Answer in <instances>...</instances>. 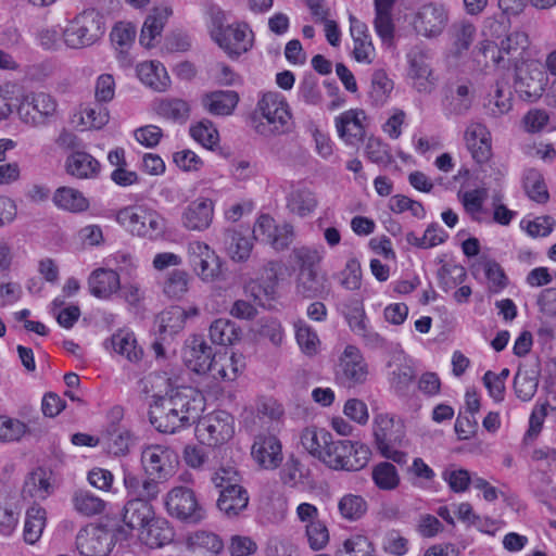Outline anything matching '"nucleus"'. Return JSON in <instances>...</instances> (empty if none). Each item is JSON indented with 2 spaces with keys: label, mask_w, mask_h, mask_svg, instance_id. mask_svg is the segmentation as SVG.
I'll list each match as a JSON object with an SVG mask.
<instances>
[{
  "label": "nucleus",
  "mask_w": 556,
  "mask_h": 556,
  "mask_svg": "<svg viewBox=\"0 0 556 556\" xmlns=\"http://www.w3.org/2000/svg\"><path fill=\"white\" fill-rule=\"evenodd\" d=\"M191 389L172 391L170 394L157 396L151 406V424L164 433H175L189 427L199 418V401Z\"/></svg>",
  "instance_id": "nucleus-1"
},
{
  "label": "nucleus",
  "mask_w": 556,
  "mask_h": 556,
  "mask_svg": "<svg viewBox=\"0 0 556 556\" xmlns=\"http://www.w3.org/2000/svg\"><path fill=\"white\" fill-rule=\"evenodd\" d=\"M291 112L285 97L278 92H267L257 101L251 114V126L264 136L286 134L291 129Z\"/></svg>",
  "instance_id": "nucleus-2"
},
{
  "label": "nucleus",
  "mask_w": 556,
  "mask_h": 556,
  "mask_svg": "<svg viewBox=\"0 0 556 556\" xmlns=\"http://www.w3.org/2000/svg\"><path fill=\"white\" fill-rule=\"evenodd\" d=\"M104 16L93 9L84 10L68 21L62 31L63 42L71 49H84L97 43L105 34Z\"/></svg>",
  "instance_id": "nucleus-3"
},
{
  "label": "nucleus",
  "mask_w": 556,
  "mask_h": 556,
  "mask_svg": "<svg viewBox=\"0 0 556 556\" xmlns=\"http://www.w3.org/2000/svg\"><path fill=\"white\" fill-rule=\"evenodd\" d=\"M115 220L134 236L156 239L165 229L164 218L147 205H128L116 212Z\"/></svg>",
  "instance_id": "nucleus-4"
},
{
  "label": "nucleus",
  "mask_w": 556,
  "mask_h": 556,
  "mask_svg": "<svg viewBox=\"0 0 556 556\" xmlns=\"http://www.w3.org/2000/svg\"><path fill=\"white\" fill-rule=\"evenodd\" d=\"M212 481L220 489L217 507L226 516L236 517L248 507V492L238 483V473L233 469L222 468L213 475Z\"/></svg>",
  "instance_id": "nucleus-5"
},
{
  "label": "nucleus",
  "mask_w": 556,
  "mask_h": 556,
  "mask_svg": "<svg viewBox=\"0 0 556 556\" xmlns=\"http://www.w3.org/2000/svg\"><path fill=\"white\" fill-rule=\"evenodd\" d=\"M369 448L358 442L338 440L329 444L324 456V464L336 470L356 471L362 469L369 459Z\"/></svg>",
  "instance_id": "nucleus-6"
},
{
  "label": "nucleus",
  "mask_w": 556,
  "mask_h": 556,
  "mask_svg": "<svg viewBox=\"0 0 556 556\" xmlns=\"http://www.w3.org/2000/svg\"><path fill=\"white\" fill-rule=\"evenodd\" d=\"M211 36L230 58L248 52L253 46V33L247 24L237 23L225 26L219 15L213 20Z\"/></svg>",
  "instance_id": "nucleus-7"
},
{
  "label": "nucleus",
  "mask_w": 556,
  "mask_h": 556,
  "mask_svg": "<svg viewBox=\"0 0 556 556\" xmlns=\"http://www.w3.org/2000/svg\"><path fill=\"white\" fill-rule=\"evenodd\" d=\"M128 532L118 529L116 533L105 527L89 525L76 535V547L84 556H108L116 540H126Z\"/></svg>",
  "instance_id": "nucleus-8"
},
{
  "label": "nucleus",
  "mask_w": 556,
  "mask_h": 556,
  "mask_svg": "<svg viewBox=\"0 0 556 556\" xmlns=\"http://www.w3.org/2000/svg\"><path fill=\"white\" fill-rule=\"evenodd\" d=\"M368 374V364L361 350L352 344L346 345L334 367L336 382L351 389L365 383Z\"/></svg>",
  "instance_id": "nucleus-9"
},
{
  "label": "nucleus",
  "mask_w": 556,
  "mask_h": 556,
  "mask_svg": "<svg viewBox=\"0 0 556 556\" xmlns=\"http://www.w3.org/2000/svg\"><path fill=\"white\" fill-rule=\"evenodd\" d=\"M164 505L167 514L180 521L198 523L204 518V509L193 490L175 486L166 494Z\"/></svg>",
  "instance_id": "nucleus-10"
},
{
  "label": "nucleus",
  "mask_w": 556,
  "mask_h": 556,
  "mask_svg": "<svg viewBox=\"0 0 556 556\" xmlns=\"http://www.w3.org/2000/svg\"><path fill=\"white\" fill-rule=\"evenodd\" d=\"M188 262L193 273L204 282H213L222 275V260L205 242L194 240L187 247Z\"/></svg>",
  "instance_id": "nucleus-11"
},
{
  "label": "nucleus",
  "mask_w": 556,
  "mask_h": 556,
  "mask_svg": "<svg viewBox=\"0 0 556 556\" xmlns=\"http://www.w3.org/2000/svg\"><path fill=\"white\" fill-rule=\"evenodd\" d=\"M235 433L233 417L224 410L214 412L201 418L195 427V434L202 444L217 446L232 438Z\"/></svg>",
  "instance_id": "nucleus-12"
},
{
  "label": "nucleus",
  "mask_w": 556,
  "mask_h": 556,
  "mask_svg": "<svg viewBox=\"0 0 556 556\" xmlns=\"http://www.w3.org/2000/svg\"><path fill=\"white\" fill-rule=\"evenodd\" d=\"M447 22L446 8L438 2H429L415 12L412 25L417 34L426 38H435L443 33Z\"/></svg>",
  "instance_id": "nucleus-13"
},
{
  "label": "nucleus",
  "mask_w": 556,
  "mask_h": 556,
  "mask_svg": "<svg viewBox=\"0 0 556 556\" xmlns=\"http://www.w3.org/2000/svg\"><path fill=\"white\" fill-rule=\"evenodd\" d=\"M56 111V102L45 92L25 96L18 106V114L23 122L33 126L45 124V119Z\"/></svg>",
  "instance_id": "nucleus-14"
},
{
  "label": "nucleus",
  "mask_w": 556,
  "mask_h": 556,
  "mask_svg": "<svg viewBox=\"0 0 556 556\" xmlns=\"http://www.w3.org/2000/svg\"><path fill=\"white\" fill-rule=\"evenodd\" d=\"M530 46L529 36L523 30H513L510 31L504 39L501 40L498 45V55L495 56V46L485 41L482 42L479 47L480 52L488 56L491 54V58L495 64H498L501 60H503V54H506L509 60L518 61L522 59L523 53Z\"/></svg>",
  "instance_id": "nucleus-15"
},
{
  "label": "nucleus",
  "mask_w": 556,
  "mask_h": 556,
  "mask_svg": "<svg viewBox=\"0 0 556 556\" xmlns=\"http://www.w3.org/2000/svg\"><path fill=\"white\" fill-rule=\"evenodd\" d=\"M141 463L148 475L166 479L173 473L177 455L167 446L150 445L142 451Z\"/></svg>",
  "instance_id": "nucleus-16"
},
{
  "label": "nucleus",
  "mask_w": 556,
  "mask_h": 556,
  "mask_svg": "<svg viewBox=\"0 0 556 556\" xmlns=\"http://www.w3.org/2000/svg\"><path fill=\"white\" fill-rule=\"evenodd\" d=\"M343 314L351 331L361 337L366 345L371 348L382 346L383 339L378 332L370 328L361 301L352 300L349 304H345Z\"/></svg>",
  "instance_id": "nucleus-17"
},
{
  "label": "nucleus",
  "mask_w": 556,
  "mask_h": 556,
  "mask_svg": "<svg viewBox=\"0 0 556 556\" xmlns=\"http://www.w3.org/2000/svg\"><path fill=\"white\" fill-rule=\"evenodd\" d=\"M545 85V74L536 64L516 65L515 89L523 100L539 99Z\"/></svg>",
  "instance_id": "nucleus-18"
},
{
  "label": "nucleus",
  "mask_w": 556,
  "mask_h": 556,
  "mask_svg": "<svg viewBox=\"0 0 556 556\" xmlns=\"http://www.w3.org/2000/svg\"><path fill=\"white\" fill-rule=\"evenodd\" d=\"M251 455L264 469H276L282 462V446L276 435L261 433L255 437Z\"/></svg>",
  "instance_id": "nucleus-19"
},
{
  "label": "nucleus",
  "mask_w": 556,
  "mask_h": 556,
  "mask_svg": "<svg viewBox=\"0 0 556 556\" xmlns=\"http://www.w3.org/2000/svg\"><path fill=\"white\" fill-rule=\"evenodd\" d=\"M214 218V202L208 198L191 201L181 213V225L192 231H204L210 228Z\"/></svg>",
  "instance_id": "nucleus-20"
},
{
  "label": "nucleus",
  "mask_w": 556,
  "mask_h": 556,
  "mask_svg": "<svg viewBox=\"0 0 556 556\" xmlns=\"http://www.w3.org/2000/svg\"><path fill=\"white\" fill-rule=\"evenodd\" d=\"M216 355L218 353L200 336L192 337L184 352L186 365L198 374H210Z\"/></svg>",
  "instance_id": "nucleus-21"
},
{
  "label": "nucleus",
  "mask_w": 556,
  "mask_h": 556,
  "mask_svg": "<svg viewBox=\"0 0 556 556\" xmlns=\"http://www.w3.org/2000/svg\"><path fill=\"white\" fill-rule=\"evenodd\" d=\"M362 110H348L336 117L334 124L339 137L349 146H357L365 136L361 115Z\"/></svg>",
  "instance_id": "nucleus-22"
},
{
  "label": "nucleus",
  "mask_w": 556,
  "mask_h": 556,
  "mask_svg": "<svg viewBox=\"0 0 556 556\" xmlns=\"http://www.w3.org/2000/svg\"><path fill=\"white\" fill-rule=\"evenodd\" d=\"M66 173L78 179H94L101 170L100 162L85 151H73L65 161Z\"/></svg>",
  "instance_id": "nucleus-23"
},
{
  "label": "nucleus",
  "mask_w": 556,
  "mask_h": 556,
  "mask_svg": "<svg viewBox=\"0 0 556 556\" xmlns=\"http://www.w3.org/2000/svg\"><path fill=\"white\" fill-rule=\"evenodd\" d=\"M513 108L511 92L505 84L497 81L491 87L483 100V113L492 119H498Z\"/></svg>",
  "instance_id": "nucleus-24"
},
{
  "label": "nucleus",
  "mask_w": 556,
  "mask_h": 556,
  "mask_svg": "<svg viewBox=\"0 0 556 556\" xmlns=\"http://www.w3.org/2000/svg\"><path fill=\"white\" fill-rule=\"evenodd\" d=\"M88 287L93 296L108 300L121 289L119 275L113 269L97 268L88 278Z\"/></svg>",
  "instance_id": "nucleus-25"
},
{
  "label": "nucleus",
  "mask_w": 556,
  "mask_h": 556,
  "mask_svg": "<svg viewBox=\"0 0 556 556\" xmlns=\"http://www.w3.org/2000/svg\"><path fill=\"white\" fill-rule=\"evenodd\" d=\"M136 34V27L131 23L126 22L117 23L111 30V42L123 66H129L131 64L129 50L135 42Z\"/></svg>",
  "instance_id": "nucleus-26"
},
{
  "label": "nucleus",
  "mask_w": 556,
  "mask_h": 556,
  "mask_svg": "<svg viewBox=\"0 0 556 556\" xmlns=\"http://www.w3.org/2000/svg\"><path fill=\"white\" fill-rule=\"evenodd\" d=\"M173 529L163 518H152L138 533L139 540L150 548L162 547L173 540Z\"/></svg>",
  "instance_id": "nucleus-27"
},
{
  "label": "nucleus",
  "mask_w": 556,
  "mask_h": 556,
  "mask_svg": "<svg viewBox=\"0 0 556 556\" xmlns=\"http://www.w3.org/2000/svg\"><path fill=\"white\" fill-rule=\"evenodd\" d=\"M244 367V358L236 353L220 352L215 356L210 376L214 380L232 381Z\"/></svg>",
  "instance_id": "nucleus-28"
},
{
  "label": "nucleus",
  "mask_w": 556,
  "mask_h": 556,
  "mask_svg": "<svg viewBox=\"0 0 556 556\" xmlns=\"http://www.w3.org/2000/svg\"><path fill=\"white\" fill-rule=\"evenodd\" d=\"M188 312L180 306H170L156 317L157 336L163 341L172 339L185 327Z\"/></svg>",
  "instance_id": "nucleus-29"
},
{
  "label": "nucleus",
  "mask_w": 556,
  "mask_h": 556,
  "mask_svg": "<svg viewBox=\"0 0 556 556\" xmlns=\"http://www.w3.org/2000/svg\"><path fill=\"white\" fill-rule=\"evenodd\" d=\"M124 484L127 490L128 501H150L156 498L160 485L153 479H141L131 472L124 473Z\"/></svg>",
  "instance_id": "nucleus-30"
},
{
  "label": "nucleus",
  "mask_w": 556,
  "mask_h": 556,
  "mask_svg": "<svg viewBox=\"0 0 556 556\" xmlns=\"http://www.w3.org/2000/svg\"><path fill=\"white\" fill-rule=\"evenodd\" d=\"M239 102V96L233 90H217L202 97V105L212 115H230Z\"/></svg>",
  "instance_id": "nucleus-31"
},
{
  "label": "nucleus",
  "mask_w": 556,
  "mask_h": 556,
  "mask_svg": "<svg viewBox=\"0 0 556 556\" xmlns=\"http://www.w3.org/2000/svg\"><path fill=\"white\" fill-rule=\"evenodd\" d=\"M131 432L124 426L112 424L102 435V444L110 454L115 456L125 455L134 444Z\"/></svg>",
  "instance_id": "nucleus-32"
},
{
  "label": "nucleus",
  "mask_w": 556,
  "mask_h": 556,
  "mask_svg": "<svg viewBox=\"0 0 556 556\" xmlns=\"http://www.w3.org/2000/svg\"><path fill=\"white\" fill-rule=\"evenodd\" d=\"M137 76L147 86L164 91L169 86V76L165 67L156 61H147L137 65Z\"/></svg>",
  "instance_id": "nucleus-33"
},
{
  "label": "nucleus",
  "mask_w": 556,
  "mask_h": 556,
  "mask_svg": "<svg viewBox=\"0 0 556 556\" xmlns=\"http://www.w3.org/2000/svg\"><path fill=\"white\" fill-rule=\"evenodd\" d=\"M331 438L332 434L325 429L305 428L301 434V444L311 455L324 463Z\"/></svg>",
  "instance_id": "nucleus-34"
},
{
  "label": "nucleus",
  "mask_w": 556,
  "mask_h": 556,
  "mask_svg": "<svg viewBox=\"0 0 556 556\" xmlns=\"http://www.w3.org/2000/svg\"><path fill=\"white\" fill-rule=\"evenodd\" d=\"M154 518V510L150 503L144 501H128L124 507L123 522L129 531H138Z\"/></svg>",
  "instance_id": "nucleus-35"
},
{
  "label": "nucleus",
  "mask_w": 556,
  "mask_h": 556,
  "mask_svg": "<svg viewBox=\"0 0 556 556\" xmlns=\"http://www.w3.org/2000/svg\"><path fill=\"white\" fill-rule=\"evenodd\" d=\"M170 14V9L160 8L155 9L153 13L146 18L139 38V41L143 47H152L153 40L155 39L156 36L161 35L165 22L167 21Z\"/></svg>",
  "instance_id": "nucleus-36"
},
{
  "label": "nucleus",
  "mask_w": 556,
  "mask_h": 556,
  "mask_svg": "<svg viewBox=\"0 0 556 556\" xmlns=\"http://www.w3.org/2000/svg\"><path fill=\"white\" fill-rule=\"evenodd\" d=\"M52 200L59 208L72 213L84 212L89 207V202L84 194L79 190L71 187L58 188Z\"/></svg>",
  "instance_id": "nucleus-37"
},
{
  "label": "nucleus",
  "mask_w": 556,
  "mask_h": 556,
  "mask_svg": "<svg viewBox=\"0 0 556 556\" xmlns=\"http://www.w3.org/2000/svg\"><path fill=\"white\" fill-rule=\"evenodd\" d=\"M368 510L367 501L359 494L346 493L338 501V511L342 519L354 522L361 520Z\"/></svg>",
  "instance_id": "nucleus-38"
},
{
  "label": "nucleus",
  "mask_w": 556,
  "mask_h": 556,
  "mask_svg": "<svg viewBox=\"0 0 556 556\" xmlns=\"http://www.w3.org/2000/svg\"><path fill=\"white\" fill-rule=\"evenodd\" d=\"M51 489L46 471L39 468L26 477L22 495L24 498L45 500L51 493Z\"/></svg>",
  "instance_id": "nucleus-39"
},
{
  "label": "nucleus",
  "mask_w": 556,
  "mask_h": 556,
  "mask_svg": "<svg viewBox=\"0 0 556 556\" xmlns=\"http://www.w3.org/2000/svg\"><path fill=\"white\" fill-rule=\"evenodd\" d=\"M110 344L114 352L125 356L130 362H138L142 357V349L137 345L134 333L119 330L110 339Z\"/></svg>",
  "instance_id": "nucleus-40"
},
{
  "label": "nucleus",
  "mask_w": 556,
  "mask_h": 556,
  "mask_svg": "<svg viewBox=\"0 0 556 556\" xmlns=\"http://www.w3.org/2000/svg\"><path fill=\"white\" fill-rule=\"evenodd\" d=\"M74 509L86 517L100 515L105 509V502L88 490H77L72 495Z\"/></svg>",
  "instance_id": "nucleus-41"
},
{
  "label": "nucleus",
  "mask_w": 556,
  "mask_h": 556,
  "mask_svg": "<svg viewBox=\"0 0 556 556\" xmlns=\"http://www.w3.org/2000/svg\"><path fill=\"white\" fill-rule=\"evenodd\" d=\"M317 204L315 194L307 188H296L288 195V208L301 217L312 214Z\"/></svg>",
  "instance_id": "nucleus-42"
},
{
  "label": "nucleus",
  "mask_w": 556,
  "mask_h": 556,
  "mask_svg": "<svg viewBox=\"0 0 556 556\" xmlns=\"http://www.w3.org/2000/svg\"><path fill=\"white\" fill-rule=\"evenodd\" d=\"M211 340L219 345H230L239 340L241 330L230 319L219 318L210 326Z\"/></svg>",
  "instance_id": "nucleus-43"
},
{
  "label": "nucleus",
  "mask_w": 556,
  "mask_h": 556,
  "mask_svg": "<svg viewBox=\"0 0 556 556\" xmlns=\"http://www.w3.org/2000/svg\"><path fill=\"white\" fill-rule=\"evenodd\" d=\"M46 525V510L34 505L26 511V518L24 523V540L28 544H35L41 536Z\"/></svg>",
  "instance_id": "nucleus-44"
},
{
  "label": "nucleus",
  "mask_w": 556,
  "mask_h": 556,
  "mask_svg": "<svg viewBox=\"0 0 556 556\" xmlns=\"http://www.w3.org/2000/svg\"><path fill=\"white\" fill-rule=\"evenodd\" d=\"M155 112L164 118L185 123L189 118L190 106L182 99L166 98L155 104Z\"/></svg>",
  "instance_id": "nucleus-45"
},
{
  "label": "nucleus",
  "mask_w": 556,
  "mask_h": 556,
  "mask_svg": "<svg viewBox=\"0 0 556 556\" xmlns=\"http://www.w3.org/2000/svg\"><path fill=\"white\" fill-rule=\"evenodd\" d=\"M191 276L185 269H173L166 276L163 285V292L166 296L179 300L185 296L189 290Z\"/></svg>",
  "instance_id": "nucleus-46"
},
{
  "label": "nucleus",
  "mask_w": 556,
  "mask_h": 556,
  "mask_svg": "<svg viewBox=\"0 0 556 556\" xmlns=\"http://www.w3.org/2000/svg\"><path fill=\"white\" fill-rule=\"evenodd\" d=\"M227 253L233 262H245L251 255L253 242L250 238L235 230H228Z\"/></svg>",
  "instance_id": "nucleus-47"
},
{
  "label": "nucleus",
  "mask_w": 556,
  "mask_h": 556,
  "mask_svg": "<svg viewBox=\"0 0 556 556\" xmlns=\"http://www.w3.org/2000/svg\"><path fill=\"white\" fill-rule=\"evenodd\" d=\"M371 479L376 486L383 491L394 490L400 484V476L395 466L388 462H381L372 468Z\"/></svg>",
  "instance_id": "nucleus-48"
},
{
  "label": "nucleus",
  "mask_w": 556,
  "mask_h": 556,
  "mask_svg": "<svg viewBox=\"0 0 556 556\" xmlns=\"http://www.w3.org/2000/svg\"><path fill=\"white\" fill-rule=\"evenodd\" d=\"M409 76L415 79H428L431 74L429 51L421 46H415L407 53Z\"/></svg>",
  "instance_id": "nucleus-49"
},
{
  "label": "nucleus",
  "mask_w": 556,
  "mask_h": 556,
  "mask_svg": "<svg viewBox=\"0 0 556 556\" xmlns=\"http://www.w3.org/2000/svg\"><path fill=\"white\" fill-rule=\"evenodd\" d=\"M392 89L393 81L384 71L377 70L372 73L369 97L375 105H382L389 98Z\"/></svg>",
  "instance_id": "nucleus-50"
},
{
  "label": "nucleus",
  "mask_w": 556,
  "mask_h": 556,
  "mask_svg": "<svg viewBox=\"0 0 556 556\" xmlns=\"http://www.w3.org/2000/svg\"><path fill=\"white\" fill-rule=\"evenodd\" d=\"M189 132L197 142L208 150H213L219 142V134L208 119H202L192 125Z\"/></svg>",
  "instance_id": "nucleus-51"
},
{
  "label": "nucleus",
  "mask_w": 556,
  "mask_h": 556,
  "mask_svg": "<svg viewBox=\"0 0 556 556\" xmlns=\"http://www.w3.org/2000/svg\"><path fill=\"white\" fill-rule=\"evenodd\" d=\"M336 556H376L371 542L363 535L346 539L337 549Z\"/></svg>",
  "instance_id": "nucleus-52"
},
{
  "label": "nucleus",
  "mask_w": 556,
  "mask_h": 556,
  "mask_svg": "<svg viewBox=\"0 0 556 556\" xmlns=\"http://www.w3.org/2000/svg\"><path fill=\"white\" fill-rule=\"evenodd\" d=\"M438 277L439 286L448 292L465 281L467 273L462 265L445 264L439 269Z\"/></svg>",
  "instance_id": "nucleus-53"
},
{
  "label": "nucleus",
  "mask_w": 556,
  "mask_h": 556,
  "mask_svg": "<svg viewBox=\"0 0 556 556\" xmlns=\"http://www.w3.org/2000/svg\"><path fill=\"white\" fill-rule=\"evenodd\" d=\"M523 186L531 200L538 203H545L548 200L547 188L539 172L529 169L525 176Z\"/></svg>",
  "instance_id": "nucleus-54"
},
{
  "label": "nucleus",
  "mask_w": 556,
  "mask_h": 556,
  "mask_svg": "<svg viewBox=\"0 0 556 556\" xmlns=\"http://www.w3.org/2000/svg\"><path fill=\"white\" fill-rule=\"evenodd\" d=\"M472 104V96L466 85H459L447 98L446 110L454 115L466 114Z\"/></svg>",
  "instance_id": "nucleus-55"
},
{
  "label": "nucleus",
  "mask_w": 556,
  "mask_h": 556,
  "mask_svg": "<svg viewBox=\"0 0 556 556\" xmlns=\"http://www.w3.org/2000/svg\"><path fill=\"white\" fill-rule=\"evenodd\" d=\"M294 328L295 339L301 350L308 355L315 354L319 344L317 333L303 320H298Z\"/></svg>",
  "instance_id": "nucleus-56"
},
{
  "label": "nucleus",
  "mask_w": 556,
  "mask_h": 556,
  "mask_svg": "<svg viewBox=\"0 0 556 556\" xmlns=\"http://www.w3.org/2000/svg\"><path fill=\"white\" fill-rule=\"evenodd\" d=\"M191 544L195 548L206 551L212 555H218L225 547L218 534L204 530L197 531L193 536H191Z\"/></svg>",
  "instance_id": "nucleus-57"
},
{
  "label": "nucleus",
  "mask_w": 556,
  "mask_h": 556,
  "mask_svg": "<svg viewBox=\"0 0 556 556\" xmlns=\"http://www.w3.org/2000/svg\"><path fill=\"white\" fill-rule=\"evenodd\" d=\"M26 431L27 426L23 421L8 416H0V442L18 441Z\"/></svg>",
  "instance_id": "nucleus-58"
},
{
  "label": "nucleus",
  "mask_w": 556,
  "mask_h": 556,
  "mask_svg": "<svg viewBox=\"0 0 556 556\" xmlns=\"http://www.w3.org/2000/svg\"><path fill=\"white\" fill-rule=\"evenodd\" d=\"M394 427L393 418L387 414H380L374 420V435L376 445H381L387 442H396L397 435L392 431Z\"/></svg>",
  "instance_id": "nucleus-59"
},
{
  "label": "nucleus",
  "mask_w": 556,
  "mask_h": 556,
  "mask_svg": "<svg viewBox=\"0 0 556 556\" xmlns=\"http://www.w3.org/2000/svg\"><path fill=\"white\" fill-rule=\"evenodd\" d=\"M323 289V283L318 279L316 270L299 271L296 280V291L304 298H314Z\"/></svg>",
  "instance_id": "nucleus-60"
},
{
  "label": "nucleus",
  "mask_w": 556,
  "mask_h": 556,
  "mask_svg": "<svg viewBox=\"0 0 556 556\" xmlns=\"http://www.w3.org/2000/svg\"><path fill=\"white\" fill-rule=\"evenodd\" d=\"M305 534L309 547L314 551L324 548L329 542V531L321 520L306 525Z\"/></svg>",
  "instance_id": "nucleus-61"
},
{
  "label": "nucleus",
  "mask_w": 556,
  "mask_h": 556,
  "mask_svg": "<svg viewBox=\"0 0 556 556\" xmlns=\"http://www.w3.org/2000/svg\"><path fill=\"white\" fill-rule=\"evenodd\" d=\"M258 336L268 340L274 346H280L285 340V330L279 320L274 318L262 319Z\"/></svg>",
  "instance_id": "nucleus-62"
},
{
  "label": "nucleus",
  "mask_w": 556,
  "mask_h": 556,
  "mask_svg": "<svg viewBox=\"0 0 556 556\" xmlns=\"http://www.w3.org/2000/svg\"><path fill=\"white\" fill-rule=\"evenodd\" d=\"M299 98L306 104L317 105L321 102L318 81L313 75L305 76L299 85Z\"/></svg>",
  "instance_id": "nucleus-63"
},
{
  "label": "nucleus",
  "mask_w": 556,
  "mask_h": 556,
  "mask_svg": "<svg viewBox=\"0 0 556 556\" xmlns=\"http://www.w3.org/2000/svg\"><path fill=\"white\" fill-rule=\"evenodd\" d=\"M374 27L383 43H392L394 37L392 12H375Z\"/></svg>",
  "instance_id": "nucleus-64"
}]
</instances>
